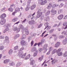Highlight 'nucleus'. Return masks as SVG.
Instances as JSON below:
<instances>
[{
    "mask_svg": "<svg viewBox=\"0 0 67 67\" xmlns=\"http://www.w3.org/2000/svg\"><path fill=\"white\" fill-rule=\"evenodd\" d=\"M5 17H6V14H3L1 15L0 18L2 19L0 22V24L1 25H3L5 23L6 20L4 19Z\"/></svg>",
    "mask_w": 67,
    "mask_h": 67,
    "instance_id": "f257e3e1",
    "label": "nucleus"
},
{
    "mask_svg": "<svg viewBox=\"0 0 67 67\" xmlns=\"http://www.w3.org/2000/svg\"><path fill=\"white\" fill-rule=\"evenodd\" d=\"M38 3H40L41 5H44L45 4H46L47 2V1L46 0L43 1V0H38Z\"/></svg>",
    "mask_w": 67,
    "mask_h": 67,
    "instance_id": "f03ea898",
    "label": "nucleus"
},
{
    "mask_svg": "<svg viewBox=\"0 0 67 67\" xmlns=\"http://www.w3.org/2000/svg\"><path fill=\"white\" fill-rule=\"evenodd\" d=\"M26 52L23 55L20 52L18 53V55L21 58H25V56H26Z\"/></svg>",
    "mask_w": 67,
    "mask_h": 67,
    "instance_id": "7ed1b4c3",
    "label": "nucleus"
},
{
    "mask_svg": "<svg viewBox=\"0 0 67 67\" xmlns=\"http://www.w3.org/2000/svg\"><path fill=\"white\" fill-rule=\"evenodd\" d=\"M52 7V8H55V5H54L53 6H52V3H50L49 5L47 7V8L48 9H49L51 7Z\"/></svg>",
    "mask_w": 67,
    "mask_h": 67,
    "instance_id": "20e7f679",
    "label": "nucleus"
},
{
    "mask_svg": "<svg viewBox=\"0 0 67 67\" xmlns=\"http://www.w3.org/2000/svg\"><path fill=\"white\" fill-rule=\"evenodd\" d=\"M26 42L24 40H22L20 42V44L22 46H24L26 45Z\"/></svg>",
    "mask_w": 67,
    "mask_h": 67,
    "instance_id": "39448f33",
    "label": "nucleus"
},
{
    "mask_svg": "<svg viewBox=\"0 0 67 67\" xmlns=\"http://www.w3.org/2000/svg\"><path fill=\"white\" fill-rule=\"evenodd\" d=\"M64 18V15H63L61 14L58 17V18L59 20H60L63 19Z\"/></svg>",
    "mask_w": 67,
    "mask_h": 67,
    "instance_id": "423d86ee",
    "label": "nucleus"
},
{
    "mask_svg": "<svg viewBox=\"0 0 67 67\" xmlns=\"http://www.w3.org/2000/svg\"><path fill=\"white\" fill-rule=\"evenodd\" d=\"M30 57L31 55H30V54H29L26 56L25 58V60H27V59H28L30 58Z\"/></svg>",
    "mask_w": 67,
    "mask_h": 67,
    "instance_id": "0eeeda50",
    "label": "nucleus"
},
{
    "mask_svg": "<svg viewBox=\"0 0 67 67\" xmlns=\"http://www.w3.org/2000/svg\"><path fill=\"white\" fill-rule=\"evenodd\" d=\"M52 15H54L56 13V11L54 10H51Z\"/></svg>",
    "mask_w": 67,
    "mask_h": 67,
    "instance_id": "6e6552de",
    "label": "nucleus"
},
{
    "mask_svg": "<svg viewBox=\"0 0 67 67\" xmlns=\"http://www.w3.org/2000/svg\"><path fill=\"white\" fill-rule=\"evenodd\" d=\"M36 7V5H32L30 8V9L31 10H33L34 9L35 7Z\"/></svg>",
    "mask_w": 67,
    "mask_h": 67,
    "instance_id": "1a4fd4ad",
    "label": "nucleus"
},
{
    "mask_svg": "<svg viewBox=\"0 0 67 67\" xmlns=\"http://www.w3.org/2000/svg\"><path fill=\"white\" fill-rule=\"evenodd\" d=\"M18 18L16 17H14L12 20V22H14L18 20Z\"/></svg>",
    "mask_w": 67,
    "mask_h": 67,
    "instance_id": "9d476101",
    "label": "nucleus"
},
{
    "mask_svg": "<svg viewBox=\"0 0 67 67\" xmlns=\"http://www.w3.org/2000/svg\"><path fill=\"white\" fill-rule=\"evenodd\" d=\"M60 42H57L55 44V47H58V46H59V45H60Z\"/></svg>",
    "mask_w": 67,
    "mask_h": 67,
    "instance_id": "9b49d317",
    "label": "nucleus"
},
{
    "mask_svg": "<svg viewBox=\"0 0 67 67\" xmlns=\"http://www.w3.org/2000/svg\"><path fill=\"white\" fill-rule=\"evenodd\" d=\"M10 61V60L9 59H6L4 60V63H5V64H7V63H8Z\"/></svg>",
    "mask_w": 67,
    "mask_h": 67,
    "instance_id": "f8f14e48",
    "label": "nucleus"
},
{
    "mask_svg": "<svg viewBox=\"0 0 67 67\" xmlns=\"http://www.w3.org/2000/svg\"><path fill=\"white\" fill-rule=\"evenodd\" d=\"M43 13L41 12L40 13H38V14L37 15V17L38 18H40L41 16L42 15V14Z\"/></svg>",
    "mask_w": 67,
    "mask_h": 67,
    "instance_id": "ddd939ff",
    "label": "nucleus"
},
{
    "mask_svg": "<svg viewBox=\"0 0 67 67\" xmlns=\"http://www.w3.org/2000/svg\"><path fill=\"white\" fill-rule=\"evenodd\" d=\"M21 65H22V63L20 62H18L16 66L17 67H19Z\"/></svg>",
    "mask_w": 67,
    "mask_h": 67,
    "instance_id": "4468645a",
    "label": "nucleus"
},
{
    "mask_svg": "<svg viewBox=\"0 0 67 67\" xmlns=\"http://www.w3.org/2000/svg\"><path fill=\"white\" fill-rule=\"evenodd\" d=\"M30 8V5H27V7L26 8V11H28Z\"/></svg>",
    "mask_w": 67,
    "mask_h": 67,
    "instance_id": "2eb2a0df",
    "label": "nucleus"
},
{
    "mask_svg": "<svg viewBox=\"0 0 67 67\" xmlns=\"http://www.w3.org/2000/svg\"><path fill=\"white\" fill-rule=\"evenodd\" d=\"M43 57H44V55H42L41 57H40L38 58L39 60H40V62L42 61L43 60Z\"/></svg>",
    "mask_w": 67,
    "mask_h": 67,
    "instance_id": "dca6fc26",
    "label": "nucleus"
},
{
    "mask_svg": "<svg viewBox=\"0 0 67 67\" xmlns=\"http://www.w3.org/2000/svg\"><path fill=\"white\" fill-rule=\"evenodd\" d=\"M35 53H34L33 55V56H34V57H35L37 55V53H38V51L37 50H36L35 51Z\"/></svg>",
    "mask_w": 67,
    "mask_h": 67,
    "instance_id": "f3484780",
    "label": "nucleus"
},
{
    "mask_svg": "<svg viewBox=\"0 0 67 67\" xmlns=\"http://www.w3.org/2000/svg\"><path fill=\"white\" fill-rule=\"evenodd\" d=\"M56 52H57V50L56 49H55L52 52L51 54H55Z\"/></svg>",
    "mask_w": 67,
    "mask_h": 67,
    "instance_id": "a211bd4d",
    "label": "nucleus"
},
{
    "mask_svg": "<svg viewBox=\"0 0 67 67\" xmlns=\"http://www.w3.org/2000/svg\"><path fill=\"white\" fill-rule=\"evenodd\" d=\"M62 55H63V53L62 52H58L57 53V55L58 56H62Z\"/></svg>",
    "mask_w": 67,
    "mask_h": 67,
    "instance_id": "6ab92c4d",
    "label": "nucleus"
},
{
    "mask_svg": "<svg viewBox=\"0 0 67 67\" xmlns=\"http://www.w3.org/2000/svg\"><path fill=\"white\" fill-rule=\"evenodd\" d=\"M51 62L52 65H54V64H55V63H56V60L55 59H54Z\"/></svg>",
    "mask_w": 67,
    "mask_h": 67,
    "instance_id": "aec40b11",
    "label": "nucleus"
},
{
    "mask_svg": "<svg viewBox=\"0 0 67 67\" xmlns=\"http://www.w3.org/2000/svg\"><path fill=\"white\" fill-rule=\"evenodd\" d=\"M36 51H37V50H36V49L35 48H34L31 50V52H34V51L35 52Z\"/></svg>",
    "mask_w": 67,
    "mask_h": 67,
    "instance_id": "412c9836",
    "label": "nucleus"
},
{
    "mask_svg": "<svg viewBox=\"0 0 67 67\" xmlns=\"http://www.w3.org/2000/svg\"><path fill=\"white\" fill-rule=\"evenodd\" d=\"M34 63H35V61L34 60H32L30 63V65H33V64H34Z\"/></svg>",
    "mask_w": 67,
    "mask_h": 67,
    "instance_id": "4be33fe9",
    "label": "nucleus"
},
{
    "mask_svg": "<svg viewBox=\"0 0 67 67\" xmlns=\"http://www.w3.org/2000/svg\"><path fill=\"white\" fill-rule=\"evenodd\" d=\"M54 29H51L49 31V33H53V32H54Z\"/></svg>",
    "mask_w": 67,
    "mask_h": 67,
    "instance_id": "5701e85b",
    "label": "nucleus"
},
{
    "mask_svg": "<svg viewBox=\"0 0 67 67\" xmlns=\"http://www.w3.org/2000/svg\"><path fill=\"white\" fill-rule=\"evenodd\" d=\"M12 53H13V50L12 49H10L8 53L10 55H11V54H12Z\"/></svg>",
    "mask_w": 67,
    "mask_h": 67,
    "instance_id": "b1692460",
    "label": "nucleus"
},
{
    "mask_svg": "<svg viewBox=\"0 0 67 67\" xmlns=\"http://www.w3.org/2000/svg\"><path fill=\"white\" fill-rule=\"evenodd\" d=\"M5 40L7 42H9V38L8 37L6 36L5 37Z\"/></svg>",
    "mask_w": 67,
    "mask_h": 67,
    "instance_id": "393cba45",
    "label": "nucleus"
},
{
    "mask_svg": "<svg viewBox=\"0 0 67 67\" xmlns=\"http://www.w3.org/2000/svg\"><path fill=\"white\" fill-rule=\"evenodd\" d=\"M16 12H17L18 11H20V8H16L15 9Z\"/></svg>",
    "mask_w": 67,
    "mask_h": 67,
    "instance_id": "a878e982",
    "label": "nucleus"
},
{
    "mask_svg": "<svg viewBox=\"0 0 67 67\" xmlns=\"http://www.w3.org/2000/svg\"><path fill=\"white\" fill-rule=\"evenodd\" d=\"M58 12L59 14H60V13H62V12H63V10L62 9H60L58 11Z\"/></svg>",
    "mask_w": 67,
    "mask_h": 67,
    "instance_id": "bb28decb",
    "label": "nucleus"
},
{
    "mask_svg": "<svg viewBox=\"0 0 67 67\" xmlns=\"http://www.w3.org/2000/svg\"><path fill=\"white\" fill-rule=\"evenodd\" d=\"M67 43V40H64L63 41V44L64 45H65Z\"/></svg>",
    "mask_w": 67,
    "mask_h": 67,
    "instance_id": "cd10ccee",
    "label": "nucleus"
},
{
    "mask_svg": "<svg viewBox=\"0 0 67 67\" xmlns=\"http://www.w3.org/2000/svg\"><path fill=\"white\" fill-rule=\"evenodd\" d=\"M63 56L65 57H66V56H67V52H65L64 55Z\"/></svg>",
    "mask_w": 67,
    "mask_h": 67,
    "instance_id": "c85d7f7f",
    "label": "nucleus"
},
{
    "mask_svg": "<svg viewBox=\"0 0 67 67\" xmlns=\"http://www.w3.org/2000/svg\"><path fill=\"white\" fill-rule=\"evenodd\" d=\"M20 36V35L19 34H17L14 37V39H16V38H18V37Z\"/></svg>",
    "mask_w": 67,
    "mask_h": 67,
    "instance_id": "c756f323",
    "label": "nucleus"
},
{
    "mask_svg": "<svg viewBox=\"0 0 67 67\" xmlns=\"http://www.w3.org/2000/svg\"><path fill=\"white\" fill-rule=\"evenodd\" d=\"M8 10H9V11H11V12H13V9L12 8H10L8 9Z\"/></svg>",
    "mask_w": 67,
    "mask_h": 67,
    "instance_id": "7c9ffc66",
    "label": "nucleus"
},
{
    "mask_svg": "<svg viewBox=\"0 0 67 67\" xmlns=\"http://www.w3.org/2000/svg\"><path fill=\"white\" fill-rule=\"evenodd\" d=\"M8 30H9V28L7 27V28L4 30V33H5V32H6L7 31H8Z\"/></svg>",
    "mask_w": 67,
    "mask_h": 67,
    "instance_id": "2f4dec72",
    "label": "nucleus"
},
{
    "mask_svg": "<svg viewBox=\"0 0 67 67\" xmlns=\"http://www.w3.org/2000/svg\"><path fill=\"white\" fill-rule=\"evenodd\" d=\"M4 48V47L3 46H0V50L1 51L3 50V49Z\"/></svg>",
    "mask_w": 67,
    "mask_h": 67,
    "instance_id": "473e14b6",
    "label": "nucleus"
},
{
    "mask_svg": "<svg viewBox=\"0 0 67 67\" xmlns=\"http://www.w3.org/2000/svg\"><path fill=\"white\" fill-rule=\"evenodd\" d=\"M63 25H64V26H65V25H66V26H67V21H65V22H64L63 23Z\"/></svg>",
    "mask_w": 67,
    "mask_h": 67,
    "instance_id": "72a5a7b5",
    "label": "nucleus"
},
{
    "mask_svg": "<svg viewBox=\"0 0 67 67\" xmlns=\"http://www.w3.org/2000/svg\"><path fill=\"white\" fill-rule=\"evenodd\" d=\"M62 34L64 35H66V31H64L62 32Z\"/></svg>",
    "mask_w": 67,
    "mask_h": 67,
    "instance_id": "f704fd0d",
    "label": "nucleus"
},
{
    "mask_svg": "<svg viewBox=\"0 0 67 67\" xmlns=\"http://www.w3.org/2000/svg\"><path fill=\"white\" fill-rule=\"evenodd\" d=\"M5 7H4L1 10V11H3H3H5Z\"/></svg>",
    "mask_w": 67,
    "mask_h": 67,
    "instance_id": "c9c22d12",
    "label": "nucleus"
},
{
    "mask_svg": "<svg viewBox=\"0 0 67 67\" xmlns=\"http://www.w3.org/2000/svg\"><path fill=\"white\" fill-rule=\"evenodd\" d=\"M49 51H52L53 50V47H50L49 48Z\"/></svg>",
    "mask_w": 67,
    "mask_h": 67,
    "instance_id": "e433bc0d",
    "label": "nucleus"
},
{
    "mask_svg": "<svg viewBox=\"0 0 67 67\" xmlns=\"http://www.w3.org/2000/svg\"><path fill=\"white\" fill-rule=\"evenodd\" d=\"M57 53H58V52H60L61 51V49L59 48L57 50Z\"/></svg>",
    "mask_w": 67,
    "mask_h": 67,
    "instance_id": "4c0bfd02",
    "label": "nucleus"
},
{
    "mask_svg": "<svg viewBox=\"0 0 67 67\" xmlns=\"http://www.w3.org/2000/svg\"><path fill=\"white\" fill-rule=\"evenodd\" d=\"M65 36H60L59 37V38H64Z\"/></svg>",
    "mask_w": 67,
    "mask_h": 67,
    "instance_id": "58836bf2",
    "label": "nucleus"
},
{
    "mask_svg": "<svg viewBox=\"0 0 67 67\" xmlns=\"http://www.w3.org/2000/svg\"><path fill=\"white\" fill-rule=\"evenodd\" d=\"M24 48L23 47H22L20 48V51H23V50H24Z\"/></svg>",
    "mask_w": 67,
    "mask_h": 67,
    "instance_id": "ea45409f",
    "label": "nucleus"
},
{
    "mask_svg": "<svg viewBox=\"0 0 67 67\" xmlns=\"http://www.w3.org/2000/svg\"><path fill=\"white\" fill-rule=\"evenodd\" d=\"M42 42H39L37 44L38 47L40 46V45H42Z\"/></svg>",
    "mask_w": 67,
    "mask_h": 67,
    "instance_id": "a19ab883",
    "label": "nucleus"
},
{
    "mask_svg": "<svg viewBox=\"0 0 67 67\" xmlns=\"http://www.w3.org/2000/svg\"><path fill=\"white\" fill-rule=\"evenodd\" d=\"M31 45L32 46L33 44H34V41H32L31 43Z\"/></svg>",
    "mask_w": 67,
    "mask_h": 67,
    "instance_id": "79ce46f5",
    "label": "nucleus"
},
{
    "mask_svg": "<svg viewBox=\"0 0 67 67\" xmlns=\"http://www.w3.org/2000/svg\"><path fill=\"white\" fill-rule=\"evenodd\" d=\"M48 46V45L47 44H46L44 46V48H47Z\"/></svg>",
    "mask_w": 67,
    "mask_h": 67,
    "instance_id": "37998d69",
    "label": "nucleus"
},
{
    "mask_svg": "<svg viewBox=\"0 0 67 67\" xmlns=\"http://www.w3.org/2000/svg\"><path fill=\"white\" fill-rule=\"evenodd\" d=\"M48 25V23H46L45 24H44V26H47V27H48V26H47V25Z\"/></svg>",
    "mask_w": 67,
    "mask_h": 67,
    "instance_id": "c03bdc74",
    "label": "nucleus"
},
{
    "mask_svg": "<svg viewBox=\"0 0 67 67\" xmlns=\"http://www.w3.org/2000/svg\"><path fill=\"white\" fill-rule=\"evenodd\" d=\"M18 46H17L14 47V49L15 50H16V49H18Z\"/></svg>",
    "mask_w": 67,
    "mask_h": 67,
    "instance_id": "a18cd8bd",
    "label": "nucleus"
},
{
    "mask_svg": "<svg viewBox=\"0 0 67 67\" xmlns=\"http://www.w3.org/2000/svg\"><path fill=\"white\" fill-rule=\"evenodd\" d=\"M67 19V15H65L64 18H63V19H64V20H65L66 19Z\"/></svg>",
    "mask_w": 67,
    "mask_h": 67,
    "instance_id": "49530a36",
    "label": "nucleus"
},
{
    "mask_svg": "<svg viewBox=\"0 0 67 67\" xmlns=\"http://www.w3.org/2000/svg\"><path fill=\"white\" fill-rule=\"evenodd\" d=\"M41 10L39 9L37 12V13H41Z\"/></svg>",
    "mask_w": 67,
    "mask_h": 67,
    "instance_id": "de8ad7c7",
    "label": "nucleus"
},
{
    "mask_svg": "<svg viewBox=\"0 0 67 67\" xmlns=\"http://www.w3.org/2000/svg\"><path fill=\"white\" fill-rule=\"evenodd\" d=\"M50 12H51L50 11H49L46 13V14L47 15L49 14Z\"/></svg>",
    "mask_w": 67,
    "mask_h": 67,
    "instance_id": "09e8293b",
    "label": "nucleus"
},
{
    "mask_svg": "<svg viewBox=\"0 0 67 67\" xmlns=\"http://www.w3.org/2000/svg\"><path fill=\"white\" fill-rule=\"evenodd\" d=\"M26 19H25L24 20H23L22 21V23H24V22H26Z\"/></svg>",
    "mask_w": 67,
    "mask_h": 67,
    "instance_id": "8fccbe9b",
    "label": "nucleus"
},
{
    "mask_svg": "<svg viewBox=\"0 0 67 67\" xmlns=\"http://www.w3.org/2000/svg\"><path fill=\"white\" fill-rule=\"evenodd\" d=\"M49 20V17H47L46 18V21H48Z\"/></svg>",
    "mask_w": 67,
    "mask_h": 67,
    "instance_id": "3c124183",
    "label": "nucleus"
},
{
    "mask_svg": "<svg viewBox=\"0 0 67 67\" xmlns=\"http://www.w3.org/2000/svg\"><path fill=\"white\" fill-rule=\"evenodd\" d=\"M46 32V31H45L44 32H43V33L42 34V35H41V36H42V37H43V36H44V35H43V34H44L45 33V32Z\"/></svg>",
    "mask_w": 67,
    "mask_h": 67,
    "instance_id": "603ef678",
    "label": "nucleus"
},
{
    "mask_svg": "<svg viewBox=\"0 0 67 67\" xmlns=\"http://www.w3.org/2000/svg\"><path fill=\"white\" fill-rule=\"evenodd\" d=\"M18 30V28H17V27H16L14 29V31H16Z\"/></svg>",
    "mask_w": 67,
    "mask_h": 67,
    "instance_id": "864d4df0",
    "label": "nucleus"
},
{
    "mask_svg": "<svg viewBox=\"0 0 67 67\" xmlns=\"http://www.w3.org/2000/svg\"><path fill=\"white\" fill-rule=\"evenodd\" d=\"M50 52H51V51H49V52L47 53L46 54L47 55H49V54H50Z\"/></svg>",
    "mask_w": 67,
    "mask_h": 67,
    "instance_id": "5fc2aeb1",
    "label": "nucleus"
},
{
    "mask_svg": "<svg viewBox=\"0 0 67 67\" xmlns=\"http://www.w3.org/2000/svg\"><path fill=\"white\" fill-rule=\"evenodd\" d=\"M25 34L26 35H28L29 34V31L26 32Z\"/></svg>",
    "mask_w": 67,
    "mask_h": 67,
    "instance_id": "6e6d98bb",
    "label": "nucleus"
},
{
    "mask_svg": "<svg viewBox=\"0 0 67 67\" xmlns=\"http://www.w3.org/2000/svg\"><path fill=\"white\" fill-rule=\"evenodd\" d=\"M23 38H26V36H25V35H24L23 36Z\"/></svg>",
    "mask_w": 67,
    "mask_h": 67,
    "instance_id": "4d7b16f0",
    "label": "nucleus"
},
{
    "mask_svg": "<svg viewBox=\"0 0 67 67\" xmlns=\"http://www.w3.org/2000/svg\"><path fill=\"white\" fill-rule=\"evenodd\" d=\"M25 32H29V30H28V29H25Z\"/></svg>",
    "mask_w": 67,
    "mask_h": 67,
    "instance_id": "13d9d810",
    "label": "nucleus"
},
{
    "mask_svg": "<svg viewBox=\"0 0 67 67\" xmlns=\"http://www.w3.org/2000/svg\"><path fill=\"white\" fill-rule=\"evenodd\" d=\"M17 30L18 31L17 32H20V29L19 28H18L17 29Z\"/></svg>",
    "mask_w": 67,
    "mask_h": 67,
    "instance_id": "bf43d9fd",
    "label": "nucleus"
},
{
    "mask_svg": "<svg viewBox=\"0 0 67 67\" xmlns=\"http://www.w3.org/2000/svg\"><path fill=\"white\" fill-rule=\"evenodd\" d=\"M16 12H13L12 13V15H15V13H16Z\"/></svg>",
    "mask_w": 67,
    "mask_h": 67,
    "instance_id": "052dcab7",
    "label": "nucleus"
},
{
    "mask_svg": "<svg viewBox=\"0 0 67 67\" xmlns=\"http://www.w3.org/2000/svg\"><path fill=\"white\" fill-rule=\"evenodd\" d=\"M20 23L19 21H18V22H17L16 23H15L14 24H19Z\"/></svg>",
    "mask_w": 67,
    "mask_h": 67,
    "instance_id": "680f3d73",
    "label": "nucleus"
},
{
    "mask_svg": "<svg viewBox=\"0 0 67 67\" xmlns=\"http://www.w3.org/2000/svg\"><path fill=\"white\" fill-rule=\"evenodd\" d=\"M32 21H29V24H32Z\"/></svg>",
    "mask_w": 67,
    "mask_h": 67,
    "instance_id": "e2e57ef3",
    "label": "nucleus"
},
{
    "mask_svg": "<svg viewBox=\"0 0 67 67\" xmlns=\"http://www.w3.org/2000/svg\"><path fill=\"white\" fill-rule=\"evenodd\" d=\"M2 54H0V59L1 58V57H2Z\"/></svg>",
    "mask_w": 67,
    "mask_h": 67,
    "instance_id": "0e129e2a",
    "label": "nucleus"
},
{
    "mask_svg": "<svg viewBox=\"0 0 67 67\" xmlns=\"http://www.w3.org/2000/svg\"><path fill=\"white\" fill-rule=\"evenodd\" d=\"M67 29V25L64 28V29L65 30V29Z\"/></svg>",
    "mask_w": 67,
    "mask_h": 67,
    "instance_id": "69168bd1",
    "label": "nucleus"
},
{
    "mask_svg": "<svg viewBox=\"0 0 67 67\" xmlns=\"http://www.w3.org/2000/svg\"><path fill=\"white\" fill-rule=\"evenodd\" d=\"M39 51L40 52H42V48H40L39 49Z\"/></svg>",
    "mask_w": 67,
    "mask_h": 67,
    "instance_id": "338daca9",
    "label": "nucleus"
},
{
    "mask_svg": "<svg viewBox=\"0 0 67 67\" xmlns=\"http://www.w3.org/2000/svg\"><path fill=\"white\" fill-rule=\"evenodd\" d=\"M65 35H67V31H65Z\"/></svg>",
    "mask_w": 67,
    "mask_h": 67,
    "instance_id": "774afa93",
    "label": "nucleus"
}]
</instances>
